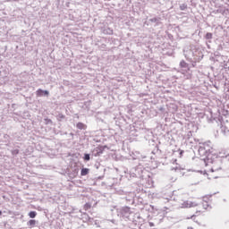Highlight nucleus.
<instances>
[{
  "label": "nucleus",
  "instance_id": "nucleus-1",
  "mask_svg": "<svg viewBox=\"0 0 229 229\" xmlns=\"http://www.w3.org/2000/svg\"><path fill=\"white\" fill-rule=\"evenodd\" d=\"M106 148V146H101V145L97 147L95 149V151L97 152V155H102V153H103V151H105Z\"/></svg>",
  "mask_w": 229,
  "mask_h": 229
},
{
  "label": "nucleus",
  "instance_id": "nucleus-10",
  "mask_svg": "<svg viewBox=\"0 0 229 229\" xmlns=\"http://www.w3.org/2000/svg\"><path fill=\"white\" fill-rule=\"evenodd\" d=\"M206 38H207V40L212 39V33L208 32V33L206 34Z\"/></svg>",
  "mask_w": 229,
  "mask_h": 229
},
{
  "label": "nucleus",
  "instance_id": "nucleus-11",
  "mask_svg": "<svg viewBox=\"0 0 229 229\" xmlns=\"http://www.w3.org/2000/svg\"><path fill=\"white\" fill-rule=\"evenodd\" d=\"M84 160H90V155L85 154Z\"/></svg>",
  "mask_w": 229,
  "mask_h": 229
},
{
  "label": "nucleus",
  "instance_id": "nucleus-3",
  "mask_svg": "<svg viewBox=\"0 0 229 229\" xmlns=\"http://www.w3.org/2000/svg\"><path fill=\"white\" fill-rule=\"evenodd\" d=\"M76 126L78 130H87V125L83 123H78Z\"/></svg>",
  "mask_w": 229,
  "mask_h": 229
},
{
  "label": "nucleus",
  "instance_id": "nucleus-16",
  "mask_svg": "<svg viewBox=\"0 0 229 229\" xmlns=\"http://www.w3.org/2000/svg\"><path fill=\"white\" fill-rule=\"evenodd\" d=\"M185 64V62L181 63V64Z\"/></svg>",
  "mask_w": 229,
  "mask_h": 229
},
{
  "label": "nucleus",
  "instance_id": "nucleus-2",
  "mask_svg": "<svg viewBox=\"0 0 229 229\" xmlns=\"http://www.w3.org/2000/svg\"><path fill=\"white\" fill-rule=\"evenodd\" d=\"M199 212L200 211H197L196 215H192L191 217H187V219H193L195 221V223H198L199 225V222H198V220H196L197 217H199Z\"/></svg>",
  "mask_w": 229,
  "mask_h": 229
},
{
  "label": "nucleus",
  "instance_id": "nucleus-14",
  "mask_svg": "<svg viewBox=\"0 0 229 229\" xmlns=\"http://www.w3.org/2000/svg\"><path fill=\"white\" fill-rule=\"evenodd\" d=\"M187 229H194V227H192V226H189Z\"/></svg>",
  "mask_w": 229,
  "mask_h": 229
},
{
  "label": "nucleus",
  "instance_id": "nucleus-12",
  "mask_svg": "<svg viewBox=\"0 0 229 229\" xmlns=\"http://www.w3.org/2000/svg\"><path fill=\"white\" fill-rule=\"evenodd\" d=\"M43 95H44V96H49V91H47V90H43Z\"/></svg>",
  "mask_w": 229,
  "mask_h": 229
},
{
  "label": "nucleus",
  "instance_id": "nucleus-13",
  "mask_svg": "<svg viewBox=\"0 0 229 229\" xmlns=\"http://www.w3.org/2000/svg\"><path fill=\"white\" fill-rule=\"evenodd\" d=\"M212 178H216V176L208 177L209 180H212Z\"/></svg>",
  "mask_w": 229,
  "mask_h": 229
},
{
  "label": "nucleus",
  "instance_id": "nucleus-4",
  "mask_svg": "<svg viewBox=\"0 0 229 229\" xmlns=\"http://www.w3.org/2000/svg\"><path fill=\"white\" fill-rule=\"evenodd\" d=\"M89 168H82L81 171V176H87V174H89Z\"/></svg>",
  "mask_w": 229,
  "mask_h": 229
},
{
  "label": "nucleus",
  "instance_id": "nucleus-15",
  "mask_svg": "<svg viewBox=\"0 0 229 229\" xmlns=\"http://www.w3.org/2000/svg\"><path fill=\"white\" fill-rule=\"evenodd\" d=\"M3 215V212L0 210V216H2Z\"/></svg>",
  "mask_w": 229,
  "mask_h": 229
},
{
  "label": "nucleus",
  "instance_id": "nucleus-6",
  "mask_svg": "<svg viewBox=\"0 0 229 229\" xmlns=\"http://www.w3.org/2000/svg\"><path fill=\"white\" fill-rule=\"evenodd\" d=\"M37 225V221L36 220H30L28 222V226H30V228H33V226H35Z\"/></svg>",
  "mask_w": 229,
  "mask_h": 229
},
{
  "label": "nucleus",
  "instance_id": "nucleus-9",
  "mask_svg": "<svg viewBox=\"0 0 229 229\" xmlns=\"http://www.w3.org/2000/svg\"><path fill=\"white\" fill-rule=\"evenodd\" d=\"M221 130L225 133V135H229V130L226 131V128L225 126H222Z\"/></svg>",
  "mask_w": 229,
  "mask_h": 229
},
{
  "label": "nucleus",
  "instance_id": "nucleus-5",
  "mask_svg": "<svg viewBox=\"0 0 229 229\" xmlns=\"http://www.w3.org/2000/svg\"><path fill=\"white\" fill-rule=\"evenodd\" d=\"M36 96H38V98H42V96H44V90L43 89H38L36 91Z\"/></svg>",
  "mask_w": 229,
  "mask_h": 229
},
{
  "label": "nucleus",
  "instance_id": "nucleus-7",
  "mask_svg": "<svg viewBox=\"0 0 229 229\" xmlns=\"http://www.w3.org/2000/svg\"><path fill=\"white\" fill-rule=\"evenodd\" d=\"M92 208V205L90 203H86L83 207L84 210H90Z\"/></svg>",
  "mask_w": 229,
  "mask_h": 229
},
{
  "label": "nucleus",
  "instance_id": "nucleus-8",
  "mask_svg": "<svg viewBox=\"0 0 229 229\" xmlns=\"http://www.w3.org/2000/svg\"><path fill=\"white\" fill-rule=\"evenodd\" d=\"M29 216L31 218V219H34V217H37V212L36 211H30L29 213Z\"/></svg>",
  "mask_w": 229,
  "mask_h": 229
}]
</instances>
